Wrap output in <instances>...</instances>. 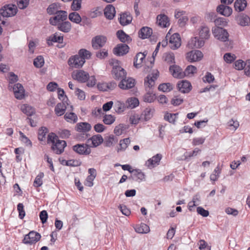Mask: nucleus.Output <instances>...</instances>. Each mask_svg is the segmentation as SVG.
Masks as SVG:
<instances>
[{
  "label": "nucleus",
  "instance_id": "obj_1",
  "mask_svg": "<svg viewBox=\"0 0 250 250\" xmlns=\"http://www.w3.org/2000/svg\"><path fill=\"white\" fill-rule=\"evenodd\" d=\"M212 32L214 38L217 40L222 42L229 41V34L226 29L217 26L212 28Z\"/></svg>",
  "mask_w": 250,
  "mask_h": 250
},
{
  "label": "nucleus",
  "instance_id": "obj_2",
  "mask_svg": "<svg viewBox=\"0 0 250 250\" xmlns=\"http://www.w3.org/2000/svg\"><path fill=\"white\" fill-rule=\"evenodd\" d=\"M17 11V7L14 4H6L0 9V13L3 18L14 16Z\"/></svg>",
  "mask_w": 250,
  "mask_h": 250
},
{
  "label": "nucleus",
  "instance_id": "obj_3",
  "mask_svg": "<svg viewBox=\"0 0 250 250\" xmlns=\"http://www.w3.org/2000/svg\"><path fill=\"white\" fill-rule=\"evenodd\" d=\"M115 62L116 64H113L112 74L114 79L122 80L123 78H125L126 72L124 68L119 65V61L116 60Z\"/></svg>",
  "mask_w": 250,
  "mask_h": 250
},
{
  "label": "nucleus",
  "instance_id": "obj_4",
  "mask_svg": "<svg viewBox=\"0 0 250 250\" xmlns=\"http://www.w3.org/2000/svg\"><path fill=\"white\" fill-rule=\"evenodd\" d=\"M41 238V235L39 233L35 231H31L25 235L22 242L25 244L32 245L39 241Z\"/></svg>",
  "mask_w": 250,
  "mask_h": 250
},
{
  "label": "nucleus",
  "instance_id": "obj_5",
  "mask_svg": "<svg viewBox=\"0 0 250 250\" xmlns=\"http://www.w3.org/2000/svg\"><path fill=\"white\" fill-rule=\"evenodd\" d=\"M53 17L49 19V23L53 26H56L59 23L66 21L67 18V12L63 10H60L59 13Z\"/></svg>",
  "mask_w": 250,
  "mask_h": 250
},
{
  "label": "nucleus",
  "instance_id": "obj_6",
  "mask_svg": "<svg viewBox=\"0 0 250 250\" xmlns=\"http://www.w3.org/2000/svg\"><path fill=\"white\" fill-rule=\"evenodd\" d=\"M73 150L76 153L82 155H88L91 153V148L86 144H78L72 146Z\"/></svg>",
  "mask_w": 250,
  "mask_h": 250
},
{
  "label": "nucleus",
  "instance_id": "obj_7",
  "mask_svg": "<svg viewBox=\"0 0 250 250\" xmlns=\"http://www.w3.org/2000/svg\"><path fill=\"white\" fill-rule=\"evenodd\" d=\"M107 38L103 35H97L92 38L91 44L93 48L98 50L102 48L105 44Z\"/></svg>",
  "mask_w": 250,
  "mask_h": 250
},
{
  "label": "nucleus",
  "instance_id": "obj_8",
  "mask_svg": "<svg viewBox=\"0 0 250 250\" xmlns=\"http://www.w3.org/2000/svg\"><path fill=\"white\" fill-rule=\"evenodd\" d=\"M85 62L84 59L81 58L78 54L71 56L68 61V64L71 67L79 68L83 66Z\"/></svg>",
  "mask_w": 250,
  "mask_h": 250
},
{
  "label": "nucleus",
  "instance_id": "obj_9",
  "mask_svg": "<svg viewBox=\"0 0 250 250\" xmlns=\"http://www.w3.org/2000/svg\"><path fill=\"white\" fill-rule=\"evenodd\" d=\"M203 57L202 52L198 50H192L187 54V59L189 62L200 61Z\"/></svg>",
  "mask_w": 250,
  "mask_h": 250
},
{
  "label": "nucleus",
  "instance_id": "obj_10",
  "mask_svg": "<svg viewBox=\"0 0 250 250\" xmlns=\"http://www.w3.org/2000/svg\"><path fill=\"white\" fill-rule=\"evenodd\" d=\"M146 175L144 172L139 169H132L131 175L128 177V179L135 181L138 182H141V181H145Z\"/></svg>",
  "mask_w": 250,
  "mask_h": 250
},
{
  "label": "nucleus",
  "instance_id": "obj_11",
  "mask_svg": "<svg viewBox=\"0 0 250 250\" xmlns=\"http://www.w3.org/2000/svg\"><path fill=\"white\" fill-rule=\"evenodd\" d=\"M135 80L132 78L126 77L123 78L119 83V87L124 90L129 89L133 87L135 85Z\"/></svg>",
  "mask_w": 250,
  "mask_h": 250
},
{
  "label": "nucleus",
  "instance_id": "obj_12",
  "mask_svg": "<svg viewBox=\"0 0 250 250\" xmlns=\"http://www.w3.org/2000/svg\"><path fill=\"white\" fill-rule=\"evenodd\" d=\"M129 50V46L125 43L118 44L113 50L114 54L117 56H124L126 54Z\"/></svg>",
  "mask_w": 250,
  "mask_h": 250
},
{
  "label": "nucleus",
  "instance_id": "obj_13",
  "mask_svg": "<svg viewBox=\"0 0 250 250\" xmlns=\"http://www.w3.org/2000/svg\"><path fill=\"white\" fill-rule=\"evenodd\" d=\"M66 142L64 140H57V142L52 145L51 149L57 154H61L64 151L66 146Z\"/></svg>",
  "mask_w": 250,
  "mask_h": 250
},
{
  "label": "nucleus",
  "instance_id": "obj_14",
  "mask_svg": "<svg viewBox=\"0 0 250 250\" xmlns=\"http://www.w3.org/2000/svg\"><path fill=\"white\" fill-rule=\"evenodd\" d=\"M169 71L174 78L182 79L184 78V71L178 65L173 64L169 66Z\"/></svg>",
  "mask_w": 250,
  "mask_h": 250
},
{
  "label": "nucleus",
  "instance_id": "obj_15",
  "mask_svg": "<svg viewBox=\"0 0 250 250\" xmlns=\"http://www.w3.org/2000/svg\"><path fill=\"white\" fill-rule=\"evenodd\" d=\"M169 43L172 49H176L181 46V38L178 33H174L170 36Z\"/></svg>",
  "mask_w": 250,
  "mask_h": 250
},
{
  "label": "nucleus",
  "instance_id": "obj_16",
  "mask_svg": "<svg viewBox=\"0 0 250 250\" xmlns=\"http://www.w3.org/2000/svg\"><path fill=\"white\" fill-rule=\"evenodd\" d=\"M177 86L179 91L183 93H189L191 89L192 85L189 82L183 80L177 83Z\"/></svg>",
  "mask_w": 250,
  "mask_h": 250
},
{
  "label": "nucleus",
  "instance_id": "obj_17",
  "mask_svg": "<svg viewBox=\"0 0 250 250\" xmlns=\"http://www.w3.org/2000/svg\"><path fill=\"white\" fill-rule=\"evenodd\" d=\"M13 91L16 99L21 100L24 97V89L21 84L17 83L14 85Z\"/></svg>",
  "mask_w": 250,
  "mask_h": 250
},
{
  "label": "nucleus",
  "instance_id": "obj_18",
  "mask_svg": "<svg viewBox=\"0 0 250 250\" xmlns=\"http://www.w3.org/2000/svg\"><path fill=\"white\" fill-rule=\"evenodd\" d=\"M63 41V36H58L57 33L49 36L46 39V42L49 46H52L53 42L62 43Z\"/></svg>",
  "mask_w": 250,
  "mask_h": 250
},
{
  "label": "nucleus",
  "instance_id": "obj_19",
  "mask_svg": "<svg viewBox=\"0 0 250 250\" xmlns=\"http://www.w3.org/2000/svg\"><path fill=\"white\" fill-rule=\"evenodd\" d=\"M72 77L80 82L85 83L89 78V74L83 70H80L75 76L72 75Z\"/></svg>",
  "mask_w": 250,
  "mask_h": 250
},
{
  "label": "nucleus",
  "instance_id": "obj_20",
  "mask_svg": "<svg viewBox=\"0 0 250 250\" xmlns=\"http://www.w3.org/2000/svg\"><path fill=\"white\" fill-rule=\"evenodd\" d=\"M115 14V8L112 4H108L104 9V15L108 20H112Z\"/></svg>",
  "mask_w": 250,
  "mask_h": 250
},
{
  "label": "nucleus",
  "instance_id": "obj_21",
  "mask_svg": "<svg viewBox=\"0 0 250 250\" xmlns=\"http://www.w3.org/2000/svg\"><path fill=\"white\" fill-rule=\"evenodd\" d=\"M216 10L218 13L226 17L229 16L232 12L231 7L223 4L218 6Z\"/></svg>",
  "mask_w": 250,
  "mask_h": 250
},
{
  "label": "nucleus",
  "instance_id": "obj_22",
  "mask_svg": "<svg viewBox=\"0 0 250 250\" xmlns=\"http://www.w3.org/2000/svg\"><path fill=\"white\" fill-rule=\"evenodd\" d=\"M120 23L123 26L129 24L132 20V17L129 12H125L120 15L119 19Z\"/></svg>",
  "mask_w": 250,
  "mask_h": 250
},
{
  "label": "nucleus",
  "instance_id": "obj_23",
  "mask_svg": "<svg viewBox=\"0 0 250 250\" xmlns=\"http://www.w3.org/2000/svg\"><path fill=\"white\" fill-rule=\"evenodd\" d=\"M158 73H157L152 74V75H148L145 79V84L146 86L149 88H151L155 84V81L157 80L158 77Z\"/></svg>",
  "mask_w": 250,
  "mask_h": 250
},
{
  "label": "nucleus",
  "instance_id": "obj_24",
  "mask_svg": "<svg viewBox=\"0 0 250 250\" xmlns=\"http://www.w3.org/2000/svg\"><path fill=\"white\" fill-rule=\"evenodd\" d=\"M152 34V29L148 27H143L138 32L139 37L142 39L150 37Z\"/></svg>",
  "mask_w": 250,
  "mask_h": 250
},
{
  "label": "nucleus",
  "instance_id": "obj_25",
  "mask_svg": "<svg viewBox=\"0 0 250 250\" xmlns=\"http://www.w3.org/2000/svg\"><path fill=\"white\" fill-rule=\"evenodd\" d=\"M236 20L239 24L241 26H247L250 23L249 17L243 13H241L236 18Z\"/></svg>",
  "mask_w": 250,
  "mask_h": 250
},
{
  "label": "nucleus",
  "instance_id": "obj_26",
  "mask_svg": "<svg viewBox=\"0 0 250 250\" xmlns=\"http://www.w3.org/2000/svg\"><path fill=\"white\" fill-rule=\"evenodd\" d=\"M91 126L90 124L86 122H82L76 125L75 129L80 132H86L90 130Z\"/></svg>",
  "mask_w": 250,
  "mask_h": 250
},
{
  "label": "nucleus",
  "instance_id": "obj_27",
  "mask_svg": "<svg viewBox=\"0 0 250 250\" xmlns=\"http://www.w3.org/2000/svg\"><path fill=\"white\" fill-rule=\"evenodd\" d=\"M57 26V29L64 33H68L71 29V24L68 21H63L58 25H56Z\"/></svg>",
  "mask_w": 250,
  "mask_h": 250
},
{
  "label": "nucleus",
  "instance_id": "obj_28",
  "mask_svg": "<svg viewBox=\"0 0 250 250\" xmlns=\"http://www.w3.org/2000/svg\"><path fill=\"white\" fill-rule=\"evenodd\" d=\"M157 22L159 25L166 27L169 25L168 18L165 14H160L157 17Z\"/></svg>",
  "mask_w": 250,
  "mask_h": 250
},
{
  "label": "nucleus",
  "instance_id": "obj_29",
  "mask_svg": "<svg viewBox=\"0 0 250 250\" xmlns=\"http://www.w3.org/2000/svg\"><path fill=\"white\" fill-rule=\"evenodd\" d=\"M65 102L66 101H62L56 105L54 110L57 116H61L64 114L66 109Z\"/></svg>",
  "mask_w": 250,
  "mask_h": 250
},
{
  "label": "nucleus",
  "instance_id": "obj_30",
  "mask_svg": "<svg viewBox=\"0 0 250 250\" xmlns=\"http://www.w3.org/2000/svg\"><path fill=\"white\" fill-rule=\"evenodd\" d=\"M146 54V53L145 54V52L144 53L140 52L137 54L134 59L133 63L134 66L136 68H139L141 67V64L145 58Z\"/></svg>",
  "mask_w": 250,
  "mask_h": 250
},
{
  "label": "nucleus",
  "instance_id": "obj_31",
  "mask_svg": "<svg viewBox=\"0 0 250 250\" xmlns=\"http://www.w3.org/2000/svg\"><path fill=\"white\" fill-rule=\"evenodd\" d=\"M117 138L115 137L113 135L111 134L108 136L105 137L103 142L104 146L106 147H110L117 143Z\"/></svg>",
  "mask_w": 250,
  "mask_h": 250
},
{
  "label": "nucleus",
  "instance_id": "obj_32",
  "mask_svg": "<svg viewBox=\"0 0 250 250\" xmlns=\"http://www.w3.org/2000/svg\"><path fill=\"white\" fill-rule=\"evenodd\" d=\"M161 159L162 155L157 154L151 158L149 159L146 162V165L148 167H150V166H153L155 164L158 165Z\"/></svg>",
  "mask_w": 250,
  "mask_h": 250
},
{
  "label": "nucleus",
  "instance_id": "obj_33",
  "mask_svg": "<svg viewBox=\"0 0 250 250\" xmlns=\"http://www.w3.org/2000/svg\"><path fill=\"white\" fill-rule=\"evenodd\" d=\"M21 109L22 112L28 116H31L35 113L34 108L27 104L22 105Z\"/></svg>",
  "mask_w": 250,
  "mask_h": 250
},
{
  "label": "nucleus",
  "instance_id": "obj_34",
  "mask_svg": "<svg viewBox=\"0 0 250 250\" xmlns=\"http://www.w3.org/2000/svg\"><path fill=\"white\" fill-rule=\"evenodd\" d=\"M246 0H236L234 4L235 10L238 12L243 11L247 6Z\"/></svg>",
  "mask_w": 250,
  "mask_h": 250
},
{
  "label": "nucleus",
  "instance_id": "obj_35",
  "mask_svg": "<svg viewBox=\"0 0 250 250\" xmlns=\"http://www.w3.org/2000/svg\"><path fill=\"white\" fill-rule=\"evenodd\" d=\"M60 10L57 3L50 4L46 9L47 13L50 15L57 14Z\"/></svg>",
  "mask_w": 250,
  "mask_h": 250
},
{
  "label": "nucleus",
  "instance_id": "obj_36",
  "mask_svg": "<svg viewBox=\"0 0 250 250\" xmlns=\"http://www.w3.org/2000/svg\"><path fill=\"white\" fill-rule=\"evenodd\" d=\"M92 141L93 147H97L101 145L104 142V139L100 134H97L92 136L88 140Z\"/></svg>",
  "mask_w": 250,
  "mask_h": 250
},
{
  "label": "nucleus",
  "instance_id": "obj_37",
  "mask_svg": "<svg viewBox=\"0 0 250 250\" xmlns=\"http://www.w3.org/2000/svg\"><path fill=\"white\" fill-rule=\"evenodd\" d=\"M210 36V31L208 27L206 26L201 27L199 31V37L201 39H208Z\"/></svg>",
  "mask_w": 250,
  "mask_h": 250
},
{
  "label": "nucleus",
  "instance_id": "obj_38",
  "mask_svg": "<svg viewBox=\"0 0 250 250\" xmlns=\"http://www.w3.org/2000/svg\"><path fill=\"white\" fill-rule=\"evenodd\" d=\"M116 35L120 41L122 42H125L131 40L130 37L122 30H118L116 33Z\"/></svg>",
  "mask_w": 250,
  "mask_h": 250
},
{
  "label": "nucleus",
  "instance_id": "obj_39",
  "mask_svg": "<svg viewBox=\"0 0 250 250\" xmlns=\"http://www.w3.org/2000/svg\"><path fill=\"white\" fill-rule=\"evenodd\" d=\"M69 20L72 22L79 24L82 21V18L79 13L73 12H71L69 14L68 16Z\"/></svg>",
  "mask_w": 250,
  "mask_h": 250
},
{
  "label": "nucleus",
  "instance_id": "obj_40",
  "mask_svg": "<svg viewBox=\"0 0 250 250\" xmlns=\"http://www.w3.org/2000/svg\"><path fill=\"white\" fill-rule=\"evenodd\" d=\"M48 132V129L47 127L42 126L38 131V138L41 142H44L46 138V135Z\"/></svg>",
  "mask_w": 250,
  "mask_h": 250
},
{
  "label": "nucleus",
  "instance_id": "obj_41",
  "mask_svg": "<svg viewBox=\"0 0 250 250\" xmlns=\"http://www.w3.org/2000/svg\"><path fill=\"white\" fill-rule=\"evenodd\" d=\"M163 58L169 64L175 63L174 54L172 52L165 53L164 54Z\"/></svg>",
  "mask_w": 250,
  "mask_h": 250
},
{
  "label": "nucleus",
  "instance_id": "obj_42",
  "mask_svg": "<svg viewBox=\"0 0 250 250\" xmlns=\"http://www.w3.org/2000/svg\"><path fill=\"white\" fill-rule=\"evenodd\" d=\"M178 113H166L164 116V119L170 123L175 124L176 120L177 118Z\"/></svg>",
  "mask_w": 250,
  "mask_h": 250
},
{
  "label": "nucleus",
  "instance_id": "obj_43",
  "mask_svg": "<svg viewBox=\"0 0 250 250\" xmlns=\"http://www.w3.org/2000/svg\"><path fill=\"white\" fill-rule=\"evenodd\" d=\"M130 143V140L129 138L120 140L119 144L120 147L118 148L117 152H119L120 151H125Z\"/></svg>",
  "mask_w": 250,
  "mask_h": 250
},
{
  "label": "nucleus",
  "instance_id": "obj_44",
  "mask_svg": "<svg viewBox=\"0 0 250 250\" xmlns=\"http://www.w3.org/2000/svg\"><path fill=\"white\" fill-rule=\"evenodd\" d=\"M153 109L150 108H146L142 114L141 117L146 121L150 119L153 116Z\"/></svg>",
  "mask_w": 250,
  "mask_h": 250
},
{
  "label": "nucleus",
  "instance_id": "obj_45",
  "mask_svg": "<svg viewBox=\"0 0 250 250\" xmlns=\"http://www.w3.org/2000/svg\"><path fill=\"white\" fill-rule=\"evenodd\" d=\"M158 89L164 92H167L173 89V86L172 84L169 83H163L159 85Z\"/></svg>",
  "mask_w": 250,
  "mask_h": 250
},
{
  "label": "nucleus",
  "instance_id": "obj_46",
  "mask_svg": "<svg viewBox=\"0 0 250 250\" xmlns=\"http://www.w3.org/2000/svg\"><path fill=\"white\" fill-rule=\"evenodd\" d=\"M197 72V68L192 65H189L187 67L184 71V77L190 75H193Z\"/></svg>",
  "mask_w": 250,
  "mask_h": 250
},
{
  "label": "nucleus",
  "instance_id": "obj_47",
  "mask_svg": "<svg viewBox=\"0 0 250 250\" xmlns=\"http://www.w3.org/2000/svg\"><path fill=\"white\" fill-rule=\"evenodd\" d=\"M78 55L81 58H83L84 60L85 61L86 59L90 58L91 53L85 49H81L78 52Z\"/></svg>",
  "mask_w": 250,
  "mask_h": 250
},
{
  "label": "nucleus",
  "instance_id": "obj_48",
  "mask_svg": "<svg viewBox=\"0 0 250 250\" xmlns=\"http://www.w3.org/2000/svg\"><path fill=\"white\" fill-rule=\"evenodd\" d=\"M64 118L67 122H73V123H76L78 120L77 115L73 112L66 113Z\"/></svg>",
  "mask_w": 250,
  "mask_h": 250
},
{
  "label": "nucleus",
  "instance_id": "obj_49",
  "mask_svg": "<svg viewBox=\"0 0 250 250\" xmlns=\"http://www.w3.org/2000/svg\"><path fill=\"white\" fill-rule=\"evenodd\" d=\"M43 176L44 173L43 172H40L37 176L34 182V186L35 187L38 188L42 185V178L43 177Z\"/></svg>",
  "mask_w": 250,
  "mask_h": 250
},
{
  "label": "nucleus",
  "instance_id": "obj_50",
  "mask_svg": "<svg viewBox=\"0 0 250 250\" xmlns=\"http://www.w3.org/2000/svg\"><path fill=\"white\" fill-rule=\"evenodd\" d=\"M44 59L42 56H38L36 57L33 62L34 66L37 68H41L44 64Z\"/></svg>",
  "mask_w": 250,
  "mask_h": 250
},
{
  "label": "nucleus",
  "instance_id": "obj_51",
  "mask_svg": "<svg viewBox=\"0 0 250 250\" xmlns=\"http://www.w3.org/2000/svg\"><path fill=\"white\" fill-rule=\"evenodd\" d=\"M115 121V118L112 115H105L103 118V122L105 125H110L113 124Z\"/></svg>",
  "mask_w": 250,
  "mask_h": 250
},
{
  "label": "nucleus",
  "instance_id": "obj_52",
  "mask_svg": "<svg viewBox=\"0 0 250 250\" xmlns=\"http://www.w3.org/2000/svg\"><path fill=\"white\" fill-rule=\"evenodd\" d=\"M57 140H59L58 136L53 132L50 133L47 138V144L51 143L52 145L55 144Z\"/></svg>",
  "mask_w": 250,
  "mask_h": 250
},
{
  "label": "nucleus",
  "instance_id": "obj_53",
  "mask_svg": "<svg viewBox=\"0 0 250 250\" xmlns=\"http://www.w3.org/2000/svg\"><path fill=\"white\" fill-rule=\"evenodd\" d=\"M127 102L128 104V106L131 108H134L137 107L139 104V100L135 97H132L128 99L127 100Z\"/></svg>",
  "mask_w": 250,
  "mask_h": 250
},
{
  "label": "nucleus",
  "instance_id": "obj_54",
  "mask_svg": "<svg viewBox=\"0 0 250 250\" xmlns=\"http://www.w3.org/2000/svg\"><path fill=\"white\" fill-rule=\"evenodd\" d=\"M136 231L140 233H146L149 232V228L145 224H141L140 226L136 229Z\"/></svg>",
  "mask_w": 250,
  "mask_h": 250
},
{
  "label": "nucleus",
  "instance_id": "obj_55",
  "mask_svg": "<svg viewBox=\"0 0 250 250\" xmlns=\"http://www.w3.org/2000/svg\"><path fill=\"white\" fill-rule=\"evenodd\" d=\"M29 0H17V4L20 9H24L28 6Z\"/></svg>",
  "mask_w": 250,
  "mask_h": 250
},
{
  "label": "nucleus",
  "instance_id": "obj_56",
  "mask_svg": "<svg viewBox=\"0 0 250 250\" xmlns=\"http://www.w3.org/2000/svg\"><path fill=\"white\" fill-rule=\"evenodd\" d=\"M201 151V150L199 148L196 147L195 148L192 152H187L185 154V159L187 160L189 159L191 157L195 156L197 155L198 153H200Z\"/></svg>",
  "mask_w": 250,
  "mask_h": 250
},
{
  "label": "nucleus",
  "instance_id": "obj_57",
  "mask_svg": "<svg viewBox=\"0 0 250 250\" xmlns=\"http://www.w3.org/2000/svg\"><path fill=\"white\" fill-rule=\"evenodd\" d=\"M82 0H73L71 4V9L76 11L80 9L81 7Z\"/></svg>",
  "mask_w": 250,
  "mask_h": 250
},
{
  "label": "nucleus",
  "instance_id": "obj_58",
  "mask_svg": "<svg viewBox=\"0 0 250 250\" xmlns=\"http://www.w3.org/2000/svg\"><path fill=\"white\" fill-rule=\"evenodd\" d=\"M17 209L19 212V218L21 219H22L25 215L23 205L22 203H19L17 206Z\"/></svg>",
  "mask_w": 250,
  "mask_h": 250
},
{
  "label": "nucleus",
  "instance_id": "obj_59",
  "mask_svg": "<svg viewBox=\"0 0 250 250\" xmlns=\"http://www.w3.org/2000/svg\"><path fill=\"white\" fill-rule=\"evenodd\" d=\"M220 173V170L219 167H216L214 170L213 173L210 175V179L211 181H215L217 180Z\"/></svg>",
  "mask_w": 250,
  "mask_h": 250
},
{
  "label": "nucleus",
  "instance_id": "obj_60",
  "mask_svg": "<svg viewBox=\"0 0 250 250\" xmlns=\"http://www.w3.org/2000/svg\"><path fill=\"white\" fill-rule=\"evenodd\" d=\"M234 55H231L230 53H227L224 56V60L227 63H231L235 59Z\"/></svg>",
  "mask_w": 250,
  "mask_h": 250
},
{
  "label": "nucleus",
  "instance_id": "obj_61",
  "mask_svg": "<svg viewBox=\"0 0 250 250\" xmlns=\"http://www.w3.org/2000/svg\"><path fill=\"white\" fill-rule=\"evenodd\" d=\"M114 108L116 112L120 113L124 111L125 105L124 104H122L119 101H117L115 104Z\"/></svg>",
  "mask_w": 250,
  "mask_h": 250
},
{
  "label": "nucleus",
  "instance_id": "obj_62",
  "mask_svg": "<svg viewBox=\"0 0 250 250\" xmlns=\"http://www.w3.org/2000/svg\"><path fill=\"white\" fill-rule=\"evenodd\" d=\"M246 63L242 60H239L234 62L235 68L237 70H242L245 67Z\"/></svg>",
  "mask_w": 250,
  "mask_h": 250
},
{
  "label": "nucleus",
  "instance_id": "obj_63",
  "mask_svg": "<svg viewBox=\"0 0 250 250\" xmlns=\"http://www.w3.org/2000/svg\"><path fill=\"white\" fill-rule=\"evenodd\" d=\"M108 52L107 50L105 49H103L102 50L96 52V56L100 59H103L107 57Z\"/></svg>",
  "mask_w": 250,
  "mask_h": 250
},
{
  "label": "nucleus",
  "instance_id": "obj_64",
  "mask_svg": "<svg viewBox=\"0 0 250 250\" xmlns=\"http://www.w3.org/2000/svg\"><path fill=\"white\" fill-rule=\"evenodd\" d=\"M183 101V99L179 98L178 96H175L171 100V104L174 106H178L180 105Z\"/></svg>",
  "mask_w": 250,
  "mask_h": 250
}]
</instances>
